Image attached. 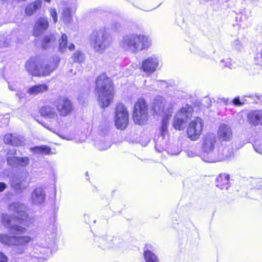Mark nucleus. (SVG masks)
I'll use <instances>...</instances> for the list:
<instances>
[{"instance_id":"obj_34","label":"nucleus","mask_w":262,"mask_h":262,"mask_svg":"<svg viewBox=\"0 0 262 262\" xmlns=\"http://www.w3.org/2000/svg\"><path fill=\"white\" fill-rule=\"evenodd\" d=\"M68 37L66 34H62L59 40V51L64 52L67 49Z\"/></svg>"},{"instance_id":"obj_24","label":"nucleus","mask_w":262,"mask_h":262,"mask_svg":"<svg viewBox=\"0 0 262 262\" xmlns=\"http://www.w3.org/2000/svg\"><path fill=\"white\" fill-rule=\"evenodd\" d=\"M39 112L42 116L48 119H55L58 116L55 108L49 105L41 107Z\"/></svg>"},{"instance_id":"obj_58","label":"nucleus","mask_w":262,"mask_h":262,"mask_svg":"<svg viewBox=\"0 0 262 262\" xmlns=\"http://www.w3.org/2000/svg\"><path fill=\"white\" fill-rule=\"evenodd\" d=\"M61 138L63 139H66L67 140H71V138H68L63 135H58Z\"/></svg>"},{"instance_id":"obj_7","label":"nucleus","mask_w":262,"mask_h":262,"mask_svg":"<svg viewBox=\"0 0 262 262\" xmlns=\"http://www.w3.org/2000/svg\"><path fill=\"white\" fill-rule=\"evenodd\" d=\"M147 105L143 99L140 98L134 105L133 120L136 124H142L147 119Z\"/></svg>"},{"instance_id":"obj_56","label":"nucleus","mask_w":262,"mask_h":262,"mask_svg":"<svg viewBox=\"0 0 262 262\" xmlns=\"http://www.w3.org/2000/svg\"><path fill=\"white\" fill-rule=\"evenodd\" d=\"M45 128L51 130L53 132H55V129L54 128H50L49 125L45 123H40Z\"/></svg>"},{"instance_id":"obj_15","label":"nucleus","mask_w":262,"mask_h":262,"mask_svg":"<svg viewBox=\"0 0 262 262\" xmlns=\"http://www.w3.org/2000/svg\"><path fill=\"white\" fill-rule=\"evenodd\" d=\"M217 134L221 143L230 142L233 138V132L231 127L225 124H222L220 126Z\"/></svg>"},{"instance_id":"obj_53","label":"nucleus","mask_w":262,"mask_h":262,"mask_svg":"<svg viewBox=\"0 0 262 262\" xmlns=\"http://www.w3.org/2000/svg\"><path fill=\"white\" fill-rule=\"evenodd\" d=\"M16 96L19 99V100H21V99L25 97V94L22 92H19L16 94Z\"/></svg>"},{"instance_id":"obj_44","label":"nucleus","mask_w":262,"mask_h":262,"mask_svg":"<svg viewBox=\"0 0 262 262\" xmlns=\"http://www.w3.org/2000/svg\"><path fill=\"white\" fill-rule=\"evenodd\" d=\"M168 125V120L166 118H164L162 122V125L160 130V135L164 136L165 133L167 131Z\"/></svg>"},{"instance_id":"obj_59","label":"nucleus","mask_w":262,"mask_h":262,"mask_svg":"<svg viewBox=\"0 0 262 262\" xmlns=\"http://www.w3.org/2000/svg\"><path fill=\"white\" fill-rule=\"evenodd\" d=\"M9 154L15 155L16 154V151L13 149L12 150H10V151L8 152Z\"/></svg>"},{"instance_id":"obj_20","label":"nucleus","mask_w":262,"mask_h":262,"mask_svg":"<svg viewBox=\"0 0 262 262\" xmlns=\"http://www.w3.org/2000/svg\"><path fill=\"white\" fill-rule=\"evenodd\" d=\"M134 33L124 35L120 41V45L125 50L129 51L134 53Z\"/></svg>"},{"instance_id":"obj_11","label":"nucleus","mask_w":262,"mask_h":262,"mask_svg":"<svg viewBox=\"0 0 262 262\" xmlns=\"http://www.w3.org/2000/svg\"><path fill=\"white\" fill-rule=\"evenodd\" d=\"M233 156V150L230 145H224L223 143H221L215 151L212 163L228 160Z\"/></svg>"},{"instance_id":"obj_3","label":"nucleus","mask_w":262,"mask_h":262,"mask_svg":"<svg viewBox=\"0 0 262 262\" xmlns=\"http://www.w3.org/2000/svg\"><path fill=\"white\" fill-rule=\"evenodd\" d=\"M33 240L29 236L9 235L0 234V242L9 246H14L13 251L17 254L25 253L27 249L28 244Z\"/></svg>"},{"instance_id":"obj_6","label":"nucleus","mask_w":262,"mask_h":262,"mask_svg":"<svg viewBox=\"0 0 262 262\" xmlns=\"http://www.w3.org/2000/svg\"><path fill=\"white\" fill-rule=\"evenodd\" d=\"M26 209V206L19 202H13L9 205V210L17 214V221L24 226L29 227L33 224L34 219L27 214Z\"/></svg>"},{"instance_id":"obj_14","label":"nucleus","mask_w":262,"mask_h":262,"mask_svg":"<svg viewBox=\"0 0 262 262\" xmlns=\"http://www.w3.org/2000/svg\"><path fill=\"white\" fill-rule=\"evenodd\" d=\"M160 61V58L155 55H153L143 60L141 69L145 73L151 74L157 70Z\"/></svg>"},{"instance_id":"obj_49","label":"nucleus","mask_w":262,"mask_h":262,"mask_svg":"<svg viewBox=\"0 0 262 262\" xmlns=\"http://www.w3.org/2000/svg\"><path fill=\"white\" fill-rule=\"evenodd\" d=\"M120 27H121L120 24L119 23H118L117 22H114V23H113V24L111 25L110 28H108L107 29L108 30L110 29L113 31H117L119 30Z\"/></svg>"},{"instance_id":"obj_25","label":"nucleus","mask_w":262,"mask_h":262,"mask_svg":"<svg viewBox=\"0 0 262 262\" xmlns=\"http://www.w3.org/2000/svg\"><path fill=\"white\" fill-rule=\"evenodd\" d=\"M151 246L146 244L144 248V258L146 262H159L158 256L149 249Z\"/></svg>"},{"instance_id":"obj_32","label":"nucleus","mask_w":262,"mask_h":262,"mask_svg":"<svg viewBox=\"0 0 262 262\" xmlns=\"http://www.w3.org/2000/svg\"><path fill=\"white\" fill-rule=\"evenodd\" d=\"M8 229L10 233L14 235L24 234L27 231L26 228L16 224H12L11 225L9 226Z\"/></svg>"},{"instance_id":"obj_39","label":"nucleus","mask_w":262,"mask_h":262,"mask_svg":"<svg viewBox=\"0 0 262 262\" xmlns=\"http://www.w3.org/2000/svg\"><path fill=\"white\" fill-rule=\"evenodd\" d=\"M253 146L256 152L262 155V139H256L254 141Z\"/></svg>"},{"instance_id":"obj_8","label":"nucleus","mask_w":262,"mask_h":262,"mask_svg":"<svg viewBox=\"0 0 262 262\" xmlns=\"http://www.w3.org/2000/svg\"><path fill=\"white\" fill-rule=\"evenodd\" d=\"M193 108L191 105L186 104L175 115L173 119V126L176 129L182 130L185 123L192 116Z\"/></svg>"},{"instance_id":"obj_10","label":"nucleus","mask_w":262,"mask_h":262,"mask_svg":"<svg viewBox=\"0 0 262 262\" xmlns=\"http://www.w3.org/2000/svg\"><path fill=\"white\" fill-rule=\"evenodd\" d=\"M203 126L204 122L201 118L197 117L192 120L187 128L188 137L191 140H197L202 134Z\"/></svg>"},{"instance_id":"obj_2","label":"nucleus","mask_w":262,"mask_h":262,"mask_svg":"<svg viewBox=\"0 0 262 262\" xmlns=\"http://www.w3.org/2000/svg\"><path fill=\"white\" fill-rule=\"evenodd\" d=\"M59 59L57 57L49 62H41L37 57H32L25 64L26 70L34 76H49L56 68Z\"/></svg>"},{"instance_id":"obj_33","label":"nucleus","mask_w":262,"mask_h":262,"mask_svg":"<svg viewBox=\"0 0 262 262\" xmlns=\"http://www.w3.org/2000/svg\"><path fill=\"white\" fill-rule=\"evenodd\" d=\"M61 17L65 24L70 23L72 20L71 10L70 8H64L63 9Z\"/></svg>"},{"instance_id":"obj_60","label":"nucleus","mask_w":262,"mask_h":262,"mask_svg":"<svg viewBox=\"0 0 262 262\" xmlns=\"http://www.w3.org/2000/svg\"><path fill=\"white\" fill-rule=\"evenodd\" d=\"M222 101H223V102L225 104H228V99H225V98H223V99H222Z\"/></svg>"},{"instance_id":"obj_19","label":"nucleus","mask_w":262,"mask_h":262,"mask_svg":"<svg viewBox=\"0 0 262 262\" xmlns=\"http://www.w3.org/2000/svg\"><path fill=\"white\" fill-rule=\"evenodd\" d=\"M46 200V192L41 187L36 188L31 194V200L33 204L39 205L43 204Z\"/></svg>"},{"instance_id":"obj_29","label":"nucleus","mask_w":262,"mask_h":262,"mask_svg":"<svg viewBox=\"0 0 262 262\" xmlns=\"http://www.w3.org/2000/svg\"><path fill=\"white\" fill-rule=\"evenodd\" d=\"M30 150L35 154L46 155H49L51 151V148L47 145L36 146L30 148Z\"/></svg>"},{"instance_id":"obj_63","label":"nucleus","mask_w":262,"mask_h":262,"mask_svg":"<svg viewBox=\"0 0 262 262\" xmlns=\"http://www.w3.org/2000/svg\"><path fill=\"white\" fill-rule=\"evenodd\" d=\"M86 217H88V215H84V219H85V220H86Z\"/></svg>"},{"instance_id":"obj_54","label":"nucleus","mask_w":262,"mask_h":262,"mask_svg":"<svg viewBox=\"0 0 262 262\" xmlns=\"http://www.w3.org/2000/svg\"><path fill=\"white\" fill-rule=\"evenodd\" d=\"M187 156L189 157H194L197 156L195 152H193L192 151H187Z\"/></svg>"},{"instance_id":"obj_57","label":"nucleus","mask_w":262,"mask_h":262,"mask_svg":"<svg viewBox=\"0 0 262 262\" xmlns=\"http://www.w3.org/2000/svg\"><path fill=\"white\" fill-rule=\"evenodd\" d=\"M68 49L70 51H73L75 49V45L73 43H71L68 46Z\"/></svg>"},{"instance_id":"obj_37","label":"nucleus","mask_w":262,"mask_h":262,"mask_svg":"<svg viewBox=\"0 0 262 262\" xmlns=\"http://www.w3.org/2000/svg\"><path fill=\"white\" fill-rule=\"evenodd\" d=\"M2 222L4 226L8 228V226L12 225L11 217L7 214H3L2 216Z\"/></svg>"},{"instance_id":"obj_30","label":"nucleus","mask_w":262,"mask_h":262,"mask_svg":"<svg viewBox=\"0 0 262 262\" xmlns=\"http://www.w3.org/2000/svg\"><path fill=\"white\" fill-rule=\"evenodd\" d=\"M55 37L54 35H46L41 40V48L42 49H47L50 48L54 44Z\"/></svg>"},{"instance_id":"obj_9","label":"nucleus","mask_w":262,"mask_h":262,"mask_svg":"<svg viewBox=\"0 0 262 262\" xmlns=\"http://www.w3.org/2000/svg\"><path fill=\"white\" fill-rule=\"evenodd\" d=\"M128 112L122 103H118L115 109V123L118 129H124L128 123Z\"/></svg>"},{"instance_id":"obj_28","label":"nucleus","mask_w":262,"mask_h":262,"mask_svg":"<svg viewBox=\"0 0 262 262\" xmlns=\"http://www.w3.org/2000/svg\"><path fill=\"white\" fill-rule=\"evenodd\" d=\"M42 5L40 0H36L28 5L25 9V12L27 15L31 16L37 10L39 9Z\"/></svg>"},{"instance_id":"obj_4","label":"nucleus","mask_w":262,"mask_h":262,"mask_svg":"<svg viewBox=\"0 0 262 262\" xmlns=\"http://www.w3.org/2000/svg\"><path fill=\"white\" fill-rule=\"evenodd\" d=\"M90 43L96 52L102 54L110 46L111 38L105 28H101L93 31L90 36Z\"/></svg>"},{"instance_id":"obj_51","label":"nucleus","mask_w":262,"mask_h":262,"mask_svg":"<svg viewBox=\"0 0 262 262\" xmlns=\"http://www.w3.org/2000/svg\"><path fill=\"white\" fill-rule=\"evenodd\" d=\"M8 259V258L5 254L0 251V262H7Z\"/></svg>"},{"instance_id":"obj_64","label":"nucleus","mask_w":262,"mask_h":262,"mask_svg":"<svg viewBox=\"0 0 262 262\" xmlns=\"http://www.w3.org/2000/svg\"><path fill=\"white\" fill-rule=\"evenodd\" d=\"M34 261H36V260H37L36 258H34L32 259Z\"/></svg>"},{"instance_id":"obj_42","label":"nucleus","mask_w":262,"mask_h":262,"mask_svg":"<svg viewBox=\"0 0 262 262\" xmlns=\"http://www.w3.org/2000/svg\"><path fill=\"white\" fill-rule=\"evenodd\" d=\"M9 114H6L5 115H0V125H7L9 122Z\"/></svg>"},{"instance_id":"obj_13","label":"nucleus","mask_w":262,"mask_h":262,"mask_svg":"<svg viewBox=\"0 0 262 262\" xmlns=\"http://www.w3.org/2000/svg\"><path fill=\"white\" fill-rule=\"evenodd\" d=\"M54 105L61 116H68L73 110L71 101L66 98H60L57 99L54 102Z\"/></svg>"},{"instance_id":"obj_61","label":"nucleus","mask_w":262,"mask_h":262,"mask_svg":"<svg viewBox=\"0 0 262 262\" xmlns=\"http://www.w3.org/2000/svg\"><path fill=\"white\" fill-rule=\"evenodd\" d=\"M1 57H2V55H1V54H0V62L3 61V59Z\"/></svg>"},{"instance_id":"obj_43","label":"nucleus","mask_w":262,"mask_h":262,"mask_svg":"<svg viewBox=\"0 0 262 262\" xmlns=\"http://www.w3.org/2000/svg\"><path fill=\"white\" fill-rule=\"evenodd\" d=\"M167 152L171 155H177L180 152V150L178 146H172L171 147L168 146Z\"/></svg>"},{"instance_id":"obj_52","label":"nucleus","mask_w":262,"mask_h":262,"mask_svg":"<svg viewBox=\"0 0 262 262\" xmlns=\"http://www.w3.org/2000/svg\"><path fill=\"white\" fill-rule=\"evenodd\" d=\"M7 188V185L4 182H0V192H3Z\"/></svg>"},{"instance_id":"obj_38","label":"nucleus","mask_w":262,"mask_h":262,"mask_svg":"<svg viewBox=\"0 0 262 262\" xmlns=\"http://www.w3.org/2000/svg\"><path fill=\"white\" fill-rule=\"evenodd\" d=\"M30 164V159L28 157H18V166L25 167Z\"/></svg>"},{"instance_id":"obj_12","label":"nucleus","mask_w":262,"mask_h":262,"mask_svg":"<svg viewBox=\"0 0 262 262\" xmlns=\"http://www.w3.org/2000/svg\"><path fill=\"white\" fill-rule=\"evenodd\" d=\"M134 53L147 49L151 45V39L148 36L134 33Z\"/></svg>"},{"instance_id":"obj_47","label":"nucleus","mask_w":262,"mask_h":262,"mask_svg":"<svg viewBox=\"0 0 262 262\" xmlns=\"http://www.w3.org/2000/svg\"><path fill=\"white\" fill-rule=\"evenodd\" d=\"M232 47L236 50L240 51L242 48L241 41L238 39H236L232 43Z\"/></svg>"},{"instance_id":"obj_23","label":"nucleus","mask_w":262,"mask_h":262,"mask_svg":"<svg viewBox=\"0 0 262 262\" xmlns=\"http://www.w3.org/2000/svg\"><path fill=\"white\" fill-rule=\"evenodd\" d=\"M249 123L254 126L260 125L262 127V111H255L251 112L248 116Z\"/></svg>"},{"instance_id":"obj_31","label":"nucleus","mask_w":262,"mask_h":262,"mask_svg":"<svg viewBox=\"0 0 262 262\" xmlns=\"http://www.w3.org/2000/svg\"><path fill=\"white\" fill-rule=\"evenodd\" d=\"M11 186L17 192H21L25 190L27 185L23 183L22 180L17 178H14L11 182Z\"/></svg>"},{"instance_id":"obj_36","label":"nucleus","mask_w":262,"mask_h":262,"mask_svg":"<svg viewBox=\"0 0 262 262\" xmlns=\"http://www.w3.org/2000/svg\"><path fill=\"white\" fill-rule=\"evenodd\" d=\"M11 39L12 38L10 35H7L5 37L4 35H0V48L9 46Z\"/></svg>"},{"instance_id":"obj_26","label":"nucleus","mask_w":262,"mask_h":262,"mask_svg":"<svg viewBox=\"0 0 262 262\" xmlns=\"http://www.w3.org/2000/svg\"><path fill=\"white\" fill-rule=\"evenodd\" d=\"M48 86L46 84H36L29 88L27 92L31 95H37L47 91Z\"/></svg>"},{"instance_id":"obj_1","label":"nucleus","mask_w":262,"mask_h":262,"mask_svg":"<svg viewBox=\"0 0 262 262\" xmlns=\"http://www.w3.org/2000/svg\"><path fill=\"white\" fill-rule=\"evenodd\" d=\"M95 91L102 107L108 106L114 98V86L112 80L105 74L100 75L96 81Z\"/></svg>"},{"instance_id":"obj_50","label":"nucleus","mask_w":262,"mask_h":262,"mask_svg":"<svg viewBox=\"0 0 262 262\" xmlns=\"http://www.w3.org/2000/svg\"><path fill=\"white\" fill-rule=\"evenodd\" d=\"M158 85L161 89H164L168 87V83L166 81L164 80H158L156 81Z\"/></svg>"},{"instance_id":"obj_17","label":"nucleus","mask_w":262,"mask_h":262,"mask_svg":"<svg viewBox=\"0 0 262 262\" xmlns=\"http://www.w3.org/2000/svg\"><path fill=\"white\" fill-rule=\"evenodd\" d=\"M230 176L224 173L220 174L215 179L216 186L222 190H228L231 186L229 182Z\"/></svg>"},{"instance_id":"obj_46","label":"nucleus","mask_w":262,"mask_h":262,"mask_svg":"<svg viewBox=\"0 0 262 262\" xmlns=\"http://www.w3.org/2000/svg\"><path fill=\"white\" fill-rule=\"evenodd\" d=\"M232 63L230 59H227L226 61L224 60H221L220 66L222 67H228L230 69H232Z\"/></svg>"},{"instance_id":"obj_40","label":"nucleus","mask_w":262,"mask_h":262,"mask_svg":"<svg viewBox=\"0 0 262 262\" xmlns=\"http://www.w3.org/2000/svg\"><path fill=\"white\" fill-rule=\"evenodd\" d=\"M18 157H8L7 158V162L9 165L12 167H18Z\"/></svg>"},{"instance_id":"obj_41","label":"nucleus","mask_w":262,"mask_h":262,"mask_svg":"<svg viewBox=\"0 0 262 262\" xmlns=\"http://www.w3.org/2000/svg\"><path fill=\"white\" fill-rule=\"evenodd\" d=\"M72 58L74 62H81L83 60V56L79 51H76L73 55Z\"/></svg>"},{"instance_id":"obj_35","label":"nucleus","mask_w":262,"mask_h":262,"mask_svg":"<svg viewBox=\"0 0 262 262\" xmlns=\"http://www.w3.org/2000/svg\"><path fill=\"white\" fill-rule=\"evenodd\" d=\"M111 146L109 141L104 140L103 141H97L95 142L96 147L100 150H105L109 148Z\"/></svg>"},{"instance_id":"obj_55","label":"nucleus","mask_w":262,"mask_h":262,"mask_svg":"<svg viewBox=\"0 0 262 262\" xmlns=\"http://www.w3.org/2000/svg\"><path fill=\"white\" fill-rule=\"evenodd\" d=\"M9 89L11 91H16L17 88L15 84L13 85L12 84L9 83L8 85Z\"/></svg>"},{"instance_id":"obj_48","label":"nucleus","mask_w":262,"mask_h":262,"mask_svg":"<svg viewBox=\"0 0 262 262\" xmlns=\"http://www.w3.org/2000/svg\"><path fill=\"white\" fill-rule=\"evenodd\" d=\"M244 101L243 98L241 100L238 97H237L233 99L232 102L235 106H240L244 103Z\"/></svg>"},{"instance_id":"obj_5","label":"nucleus","mask_w":262,"mask_h":262,"mask_svg":"<svg viewBox=\"0 0 262 262\" xmlns=\"http://www.w3.org/2000/svg\"><path fill=\"white\" fill-rule=\"evenodd\" d=\"M202 152L199 156L204 161L212 163V160L215 154L214 149L216 143L215 135L212 133L207 134L202 139Z\"/></svg>"},{"instance_id":"obj_21","label":"nucleus","mask_w":262,"mask_h":262,"mask_svg":"<svg viewBox=\"0 0 262 262\" xmlns=\"http://www.w3.org/2000/svg\"><path fill=\"white\" fill-rule=\"evenodd\" d=\"M4 141L7 144L18 146L24 144L25 140L22 137L12 134H6L4 138Z\"/></svg>"},{"instance_id":"obj_16","label":"nucleus","mask_w":262,"mask_h":262,"mask_svg":"<svg viewBox=\"0 0 262 262\" xmlns=\"http://www.w3.org/2000/svg\"><path fill=\"white\" fill-rule=\"evenodd\" d=\"M97 239L99 244V246L103 249L113 248L114 246L119 247V245H118L117 243L119 239L116 237L111 236H106V237H98Z\"/></svg>"},{"instance_id":"obj_22","label":"nucleus","mask_w":262,"mask_h":262,"mask_svg":"<svg viewBox=\"0 0 262 262\" xmlns=\"http://www.w3.org/2000/svg\"><path fill=\"white\" fill-rule=\"evenodd\" d=\"M166 104L165 99L160 96L156 97L152 102V110L154 113L161 115L163 113Z\"/></svg>"},{"instance_id":"obj_45","label":"nucleus","mask_w":262,"mask_h":262,"mask_svg":"<svg viewBox=\"0 0 262 262\" xmlns=\"http://www.w3.org/2000/svg\"><path fill=\"white\" fill-rule=\"evenodd\" d=\"M49 11L50 13V15L52 17L54 23H56L58 19L56 10L55 8H51Z\"/></svg>"},{"instance_id":"obj_18","label":"nucleus","mask_w":262,"mask_h":262,"mask_svg":"<svg viewBox=\"0 0 262 262\" xmlns=\"http://www.w3.org/2000/svg\"><path fill=\"white\" fill-rule=\"evenodd\" d=\"M49 25V21L47 18H39L34 26L33 35L37 37L41 35L48 29Z\"/></svg>"},{"instance_id":"obj_27","label":"nucleus","mask_w":262,"mask_h":262,"mask_svg":"<svg viewBox=\"0 0 262 262\" xmlns=\"http://www.w3.org/2000/svg\"><path fill=\"white\" fill-rule=\"evenodd\" d=\"M168 146L166 144V140L164 139L163 135H159L155 140V149L159 152L164 150H167Z\"/></svg>"},{"instance_id":"obj_62","label":"nucleus","mask_w":262,"mask_h":262,"mask_svg":"<svg viewBox=\"0 0 262 262\" xmlns=\"http://www.w3.org/2000/svg\"><path fill=\"white\" fill-rule=\"evenodd\" d=\"M44 1L47 2V3H50L51 2V0H44Z\"/></svg>"}]
</instances>
